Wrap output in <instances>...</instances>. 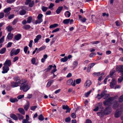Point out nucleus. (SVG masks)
Masks as SVG:
<instances>
[{"label":"nucleus","instance_id":"338daca9","mask_svg":"<svg viewBox=\"0 0 123 123\" xmlns=\"http://www.w3.org/2000/svg\"><path fill=\"white\" fill-rule=\"evenodd\" d=\"M86 123H92V122L91 120L89 119L86 120Z\"/></svg>","mask_w":123,"mask_h":123},{"label":"nucleus","instance_id":"9b49d317","mask_svg":"<svg viewBox=\"0 0 123 123\" xmlns=\"http://www.w3.org/2000/svg\"><path fill=\"white\" fill-rule=\"evenodd\" d=\"M73 21V19H64L63 21V23L65 24H67L69 23L70 24H71L72 23Z\"/></svg>","mask_w":123,"mask_h":123},{"label":"nucleus","instance_id":"bf43d9fd","mask_svg":"<svg viewBox=\"0 0 123 123\" xmlns=\"http://www.w3.org/2000/svg\"><path fill=\"white\" fill-rule=\"evenodd\" d=\"M100 43V41H94L92 42L91 43L92 44H97Z\"/></svg>","mask_w":123,"mask_h":123},{"label":"nucleus","instance_id":"c756f323","mask_svg":"<svg viewBox=\"0 0 123 123\" xmlns=\"http://www.w3.org/2000/svg\"><path fill=\"white\" fill-rule=\"evenodd\" d=\"M11 9L10 7H8L5 9L4 10V12L5 13H8Z\"/></svg>","mask_w":123,"mask_h":123},{"label":"nucleus","instance_id":"79ce46f5","mask_svg":"<svg viewBox=\"0 0 123 123\" xmlns=\"http://www.w3.org/2000/svg\"><path fill=\"white\" fill-rule=\"evenodd\" d=\"M31 63L32 64H35L36 65H37V64H35L36 62V59L35 58H33L31 60Z\"/></svg>","mask_w":123,"mask_h":123},{"label":"nucleus","instance_id":"0e129e2a","mask_svg":"<svg viewBox=\"0 0 123 123\" xmlns=\"http://www.w3.org/2000/svg\"><path fill=\"white\" fill-rule=\"evenodd\" d=\"M12 42H9L7 44V47L9 48L12 45Z\"/></svg>","mask_w":123,"mask_h":123},{"label":"nucleus","instance_id":"0eeeda50","mask_svg":"<svg viewBox=\"0 0 123 123\" xmlns=\"http://www.w3.org/2000/svg\"><path fill=\"white\" fill-rule=\"evenodd\" d=\"M31 0H26L25 3V5H27L29 4V6L30 7H32L34 4V1H31Z\"/></svg>","mask_w":123,"mask_h":123},{"label":"nucleus","instance_id":"9d476101","mask_svg":"<svg viewBox=\"0 0 123 123\" xmlns=\"http://www.w3.org/2000/svg\"><path fill=\"white\" fill-rule=\"evenodd\" d=\"M116 69L117 71H119L121 73V76H123V69L122 66H117L116 67Z\"/></svg>","mask_w":123,"mask_h":123},{"label":"nucleus","instance_id":"09e8293b","mask_svg":"<svg viewBox=\"0 0 123 123\" xmlns=\"http://www.w3.org/2000/svg\"><path fill=\"white\" fill-rule=\"evenodd\" d=\"M43 16V15L41 14H39L37 18L38 19H42V18Z\"/></svg>","mask_w":123,"mask_h":123},{"label":"nucleus","instance_id":"680f3d73","mask_svg":"<svg viewBox=\"0 0 123 123\" xmlns=\"http://www.w3.org/2000/svg\"><path fill=\"white\" fill-rule=\"evenodd\" d=\"M100 73L99 72L98 73H93V75L94 76H98L100 74Z\"/></svg>","mask_w":123,"mask_h":123},{"label":"nucleus","instance_id":"393cba45","mask_svg":"<svg viewBox=\"0 0 123 123\" xmlns=\"http://www.w3.org/2000/svg\"><path fill=\"white\" fill-rule=\"evenodd\" d=\"M65 16L67 17H69L71 15L70 13L68 11H66L64 14Z\"/></svg>","mask_w":123,"mask_h":123},{"label":"nucleus","instance_id":"58836bf2","mask_svg":"<svg viewBox=\"0 0 123 123\" xmlns=\"http://www.w3.org/2000/svg\"><path fill=\"white\" fill-rule=\"evenodd\" d=\"M81 80L80 78L78 79L75 80V82L77 84H80L81 82Z\"/></svg>","mask_w":123,"mask_h":123},{"label":"nucleus","instance_id":"39448f33","mask_svg":"<svg viewBox=\"0 0 123 123\" xmlns=\"http://www.w3.org/2000/svg\"><path fill=\"white\" fill-rule=\"evenodd\" d=\"M123 112V108H121L119 110H117L115 113V117L116 118H117L120 117Z\"/></svg>","mask_w":123,"mask_h":123},{"label":"nucleus","instance_id":"6e6552de","mask_svg":"<svg viewBox=\"0 0 123 123\" xmlns=\"http://www.w3.org/2000/svg\"><path fill=\"white\" fill-rule=\"evenodd\" d=\"M92 84V82L90 80H87L84 84V86L86 88L89 87Z\"/></svg>","mask_w":123,"mask_h":123},{"label":"nucleus","instance_id":"20e7f679","mask_svg":"<svg viewBox=\"0 0 123 123\" xmlns=\"http://www.w3.org/2000/svg\"><path fill=\"white\" fill-rule=\"evenodd\" d=\"M20 51V49H12L10 52V56H12L14 55H16L18 54Z\"/></svg>","mask_w":123,"mask_h":123},{"label":"nucleus","instance_id":"423d86ee","mask_svg":"<svg viewBox=\"0 0 123 123\" xmlns=\"http://www.w3.org/2000/svg\"><path fill=\"white\" fill-rule=\"evenodd\" d=\"M75 80H74V82L73 83V81L72 79H70L68 80L66 84L67 85H72L73 86H74L75 85Z\"/></svg>","mask_w":123,"mask_h":123},{"label":"nucleus","instance_id":"7c9ffc66","mask_svg":"<svg viewBox=\"0 0 123 123\" xmlns=\"http://www.w3.org/2000/svg\"><path fill=\"white\" fill-rule=\"evenodd\" d=\"M58 26V24H54L52 25L49 26V27L50 28H54L57 27Z\"/></svg>","mask_w":123,"mask_h":123},{"label":"nucleus","instance_id":"bb28decb","mask_svg":"<svg viewBox=\"0 0 123 123\" xmlns=\"http://www.w3.org/2000/svg\"><path fill=\"white\" fill-rule=\"evenodd\" d=\"M19 112L22 114L24 115L25 112L23 109L22 108H19L18 109Z\"/></svg>","mask_w":123,"mask_h":123},{"label":"nucleus","instance_id":"4c0bfd02","mask_svg":"<svg viewBox=\"0 0 123 123\" xmlns=\"http://www.w3.org/2000/svg\"><path fill=\"white\" fill-rule=\"evenodd\" d=\"M17 115L18 116V119L19 120L23 119L24 117L22 115L20 114H17Z\"/></svg>","mask_w":123,"mask_h":123},{"label":"nucleus","instance_id":"49530a36","mask_svg":"<svg viewBox=\"0 0 123 123\" xmlns=\"http://www.w3.org/2000/svg\"><path fill=\"white\" fill-rule=\"evenodd\" d=\"M123 79V76H121L118 79V81L119 82H120Z\"/></svg>","mask_w":123,"mask_h":123},{"label":"nucleus","instance_id":"1a4fd4ad","mask_svg":"<svg viewBox=\"0 0 123 123\" xmlns=\"http://www.w3.org/2000/svg\"><path fill=\"white\" fill-rule=\"evenodd\" d=\"M3 71L2 72V74H5L7 73L9 70V68L8 66L4 65L3 67Z\"/></svg>","mask_w":123,"mask_h":123},{"label":"nucleus","instance_id":"8fccbe9b","mask_svg":"<svg viewBox=\"0 0 123 123\" xmlns=\"http://www.w3.org/2000/svg\"><path fill=\"white\" fill-rule=\"evenodd\" d=\"M115 70H112L110 72V75L111 76L115 73Z\"/></svg>","mask_w":123,"mask_h":123},{"label":"nucleus","instance_id":"3c124183","mask_svg":"<svg viewBox=\"0 0 123 123\" xmlns=\"http://www.w3.org/2000/svg\"><path fill=\"white\" fill-rule=\"evenodd\" d=\"M46 48V46H43L42 47H41L39 48V51H41L44 49Z\"/></svg>","mask_w":123,"mask_h":123},{"label":"nucleus","instance_id":"6e6d98bb","mask_svg":"<svg viewBox=\"0 0 123 123\" xmlns=\"http://www.w3.org/2000/svg\"><path fill=\"white\" fill-rule=\"evenodd\" d=\"M69 108V107L68 105H63V106L62 108L63 109L66 110Z\"/></svg>","mask_w":123,"mask_h":123},{"label":"nucleus","instance_id":"2f4dec72","mask_svg":"<svg viewBox=\"0 0 123 123\" xmlns=\"http://www.w3.org/2000/svg\"><path fill=\"white\" fill-rule=\"evenodd\" d=\"M118 101L120 103H122L123 102V95L119 97L118 99Z\"/></svg>","mask_w":123,"mask_h":123},{"label":"nucleus","instance_id":"4d7b16f0","mask_svg":"<svg viewBox=\"0 0 123 123\" xmlns=\"http://www.w3.org/2000/svg\"><path fill=\"white\" fill-rule=\"evenodd\" d=\"M15 0H7V2L8 3H11L14 2Z\"/></svg>","mask_w":123,"mask_h":123},{"label":"nucleus","instance_id":"864d4df0","mask_svg":"<svg viewBox=\"0 0 123 123\" xmlns=\"http://www.w3.org/2000/svg\"><path fill=\"white\" fill-rule=\"evenodd\" d=\"M96 55V54L95 53H91L90 55V57H93Z\"/></svg>","mask_w":123,"mask_h":123},{"label":"nucleus","instance_id":"ddd939ff","mask_svg":"<svg viewBox=\"0 0 123 123\" xmlns=\"http://www.w3.org/2000/svg\"><path fill=\"white\" fill-rule=\"evenodd\" d=\"M111 111V108L110 107H107L104 110V114L106 115H107Z\"/></svg>","mask_w":123,"mask_h":123},{"label":"nucleus","instance_id":"a19ab883","mask_svg":"<svg viewBox=\"0 0 123 123\" xmlns=\"http://www.w3.org/2000/svg\"><path fill=\"white\" fill-rule=\"evenodd\" d=\"M6 48H4L2 49L0 51V53L1 54H3L6 51Z\"/></svg>","mask_w":123,"mask_h":123},{"label":"nucleus","instance_id":"72a5a7b5","mask_svg":"<svg viewBox=\"0 0 123 123\" xmlns=\"http://www.w3.org/2000/svg\"><path fill=\"white\" fill-rule=\"evenodd\" d=\"M92 90H90L89 92H86L85 94V96L86 97H87L92 92Z\"/></svg>","mask_w":123,"mask_h":123},{"label":"nucleus","instance_id":"e2e57ef3","mask_svg":"<svg viewBox=\"0 0 123 123\" xmlns=\"http://www.w3.org/2000/svg\"><path fill=\"white\" fill-rule=\"evenodd\" d=\"M52 66L51 65H49L47 68V71H49L51 69Z\"/></svg>","mask_w":123,"mask_h":123},{"label":"nucleus","instance_id":"de8ad7c7","mask_svg":"<svg viewBox=\"0 0 123 123\" xmlns=\"http://www.w3.org/2000/svg\"><path fill=\"white\" fill-rule=\"evenodd\" d=\"M118 102L116 101H115L114 102V105L113 106V108L114 109H116V108L115 107V106H117V104Z\"/></svg>","mask_w":123,"mask_h":123},{"label":"nucleus","instance_id":"37998d69","mask_svg":"<svg viewBox=\"0 0 123 123\" xmlns=\"http://www.w3.org/2000/svg\"><path fill=\"white\" fill-rule=\"evenodd\" d=\"M48 8L47 7L44 6H43L42 8V10L44 12H46Z\"/></svg>","mask_w":123,"mask_h":123},{"label":"nucleus","instance_id":"f03ea898","mask_svg":"<svg viewBox=\"0 0 123 123\" xmlns=\"http://www.w3.org/2000/svg\"><path fill=\"white\" fill-rule=\"evenodd\" d=\"M114 98L113 97L109 98L107 100H105L103 102L104 104L105 105H110L112 103V101L114 100Z\"/></svg>","mask_w":123,"mask_h":123},{"label":"nucleus","instance_id":"e433bc0d","mask_svg":"<svg viewBox=\"0 0 123 123\" xmlns=\"http://www.w3.org/2000/svg\"><path fill=\"white\" fill-rule=\"evenodd\" d=\"M32 18L31 17H29L27 18V22L28 23H30L31 22L32 20Z\"/></svg>","mask_w":123,"mask_h":123},{"label":"nucleus","instance_id":"a211bd4d","mask_svg":"<svg viewBox=\"0 0 123 123\" xmlns=\"http://www.w3.org/2000/svg\"><path fill=\"white\" fill-rule=\"evenodd\" d=\"M78 62L76 61H74L72 63V67L73 69L75 68L78 65Z\"/></svg>","mask_w":123,"mask_h":123},{"label":"nucleus","instance_id":"603ef678","mask_svg":"<svg viewBox=\"0 0 123 123\" xmlns=\"http://www.w3.org/2000/svg\"><path fill=\"white\" fill-rule=\"evenodd\" d=\"M37 107V106L36 105L32 106L31 107V110L32 111H34L36 109Z\"/></svg>","mask_w":123,"mask_h":123},{"label":"nucleus","instance_id":"473e14b6","mask_svg":"<svg viewBox=\"0 0 123 123\" xmlns=\"http://www.w3.org/2000/svg\"><path fill=\"white\" fill-rule=\"evenodd\" d=\"M6 28L7 31H11L13 30V28L10 25L8 26Z\"/></svg>","mask_w":123,"mask_h":123},{"label":"nucleus","instance_id":"c9c22d12","mask_svg":"<svg viewBox=\"0 0 123 123\" xmlns=\"http://www.w3.org/2000/svg\"><path fill=\"white\" fill-rule=\"evenodd\" d=\"M26 13L25 11L24 10H20L19 12V14L21 15H24Z\"/></svg>","mask_w":123,"mask_h":123},{"label":"nucleus","instance_id":"a878e982","mask_svg":"<svg viewBox=\"0 0 123 123\" xmlns=\"http://www.w3.org/2000/svg\"><path fill=\"white\" fill-rule=\"evenodd\" d=\"M10 101L12 103H14L18 101V100L16 98H10Z\"/></svg>","mask_w":123,"mask_h":123},{"label":"nucleus","instance_id":"c85d7f7f","mask_svg":"<svg viewBox=\"0 0 123 123\" xmlns=\"http://www.w3.org/2000/svg\"><path fill=\"white\" fill-rule=\"evenodd\" d=\"M54 80H51L49 81L47 84V87H49L54 82Z\"/></svg>","mask_w":123,"mask_h":123},{"label":"nucleus","instance_id":"f8f14e48","mask_svg":"<svg viewBox=\"0 0 123 123\" xmlns=\"http://www.w3.org/2000/svg\"><path fill=\"white\" fill-rule=\"evenodd\" d=\"M106 92L104 91L102 92L101 94V97H103L105 96V97L104 98L105 99H107V98L110 96V95L109 94H106Z\"/></svg>","mask_w":123,"mask_h":123},{"label":"nucleus","instance_id":"4be33fe9","mask_svg":"<svg viewBox=\"0 0 123 123\" xmlns=\"http://www.w3.org/2000/svg\"><path fill=\"white\" fill-rule=\"evenodd\" d=\"M11 86L12 87L14 88L17 87L18 86L15 82H12L11 83Z\"/></svg>","mask_w":123,"mask_h":123},{"label":"nucleus","instance_id":"cd10ccee","mask_svg":"<svg viewBox=\"0 0 123 123\" xmlns=\"http://www.w3.org/2000/svg\"><path fill=\"white\" fill-rule=\"evenodd\" d=\"M15 80H16L15 82L16 83L18 86H19L20 84L21 80L19 78H17L16 80L15 79Z\"/></svg>","mask_w":123,"mask_h":123},{"label":"nucleus","instance_id":"774afa93","mask_svg":"<svg viewBox=\"0 0 123 123\" xmlns=\"http://www.w3.org/2000/svg\"><path fill=\"white\" fill-rule=\"evenodd\" d=\"M28 121L29 120L27 119H23V120L22 122V123H27Z\"/></svg>","mask_w":123,"mask_h":123},{"label":"nucleus","instance_id":"7ed1b4c3","mask_svg":"<svg viewBox=\"0 0 123 123\" xmlns=\"http://www.w3.org/2000/svg\"><path fill=\"white\" fill-rule=\"evenodd\" d=\"M102 103H99L97 104L95 106V108L93 109L94 111H97L99 109H101V111H102L103 110V108L102 106Z\"/></svg>","mask_w":123,"mask_h":123},{"label":"nucleus","instance_id":"2eb2a0df","mask_svg":"<svg viewBox=\"0 0 123 123\" xmlns=\"http://www.w3.org/2000/svg\"><path fill=\"white\" fill-rule=\"evenodd\" d=\"M116 80L114 79H113L112 80V81L110 83V87L111 88H113L114 86L116 84Z\"/></svg>","mask_w":123,"mask_h":123},{"label":"nucleus","instance_id":"f257e3e1","mask_svg":"<svg viewBox=\"0 0 123 123\" xmlns=\"http://www.w3.org/2000/svg\"><path fill=\"white\" fill-rule=\"evenodd\" d=\"M30 87L26 83H22L20 86V89L21 90H23L24 92H26L30 88Z\"/></svg>","mask_w":123,"mask_h":123},{"label":"nucleus","instance_id":"ea45409f","mask_svg":"<svg viewBox=\"0 0 123 123\" xmlns=\"http://www.w3.org/2000/svg\"><path fill=\"white\" fill-rule=\"evenodd\" d=\"M38 119L40 120L41 121L43 120L44 119V117L42 114H41L39 116Z\"/></svg>","mask_w":123,"mask_h":123},{"label":"nucleus","instance_id":"b1692460","mask_svg":"<svg viewBox=\"0 0 123 123\" xmlns=\"http://www.w3.org/2000/svg\"><path fill=\"white\" fill-rule=\"evenodd\" d=\"M21 35L20 34H18L15 36V38L17 40H18L21 38Z\"/></svg>","mask_w":123,"mask_h":123},{"label":"nucleus","instance_id":"69168bd1","mask_svg":"<svg viewBox=\"0 0 123 123\" xmlns=\"http://www.w3.org/2000/svg\"><path fill=\"white\" fill-rule=\"evenodd\" d=\"M4 16V14L3 12L0 13V19L3 18Z\"/></svg>","mask_w":123,"mask_h":123},{"label":"nucleus","instance_id":"f704fd0d","mask_svg":"<svg viewBox=\"0 0 123 123\" xmlns=\"http://www.w3.org/2000/svg\"><path fill=\"white\" fill-rule=\"evenodd\" d=\"M43 21L42 19H38L36 21L35 23L36 24H39Z\"/></svg>","mask_w":123,"mask_h":123},{"label":"nucleus","instance_id":"5fc2aeb1","mask_svg":"<svg viewBox=\"0 0 123 123\" xmlns=\"http://www.w3.org/2000/svg\"><path fill=\"white\" fill-rule=\"evenodd\" d=\"M33 42V41L32 40L30 41L29 42V46L30 48L32 46Z\"/></svg>","mask_w":123,"mask_h":123},{"label":"nucleus","instance_id":"412c9836","mask_svg":"<svg viewBox=\"0 0 123 123\" xmlns=\"http://www.w3.org/2000/svg\"><path fill=\"white\" fill-rule=\"evenodd\" d=\"M13 35L10 33H9L7 36V38L8 39H11L13 37Z\"/></svg>","mask_w":123,"mask_h":123},{"label":"nucleus","instance_id":"a18cd8bd","mask_svg":"<svg viewBox=\"0 0 123 123\" xmlns=\"http://www.w3.org/2000/svg\"><path fill=\"white\" fill-rule=\"evenodd\" d=\"M28 48L27 46H25L24 48V50L25 53H26L27 52Z\"/></svg>","mask_w":123,"mask_h":123},{"label":"nucleus","instance_id":"f3484780","mask_svg":"<svg viewBox=\"0 0 123 123\" xmlns=\"http://www.w3.org/2000/svg\"><path fill=\"white\" fill-rule=\"evenodd\" d=\"M10 116L11 118L15 120H16L18 119V117L13 114H11L10 115Z\"/></svg>","mask_w":123,"mask_h":123},{"label":"nucleus","instance_id":"dca6fc26","mask_svg":"<svg viewBox=\"0 0 123 123\" xmlns=\"http://www.w3.org/2000/svg\"><path fill=\"white\" fill-rule=\"evenodd\" d=\"M63 8V7L62 6H59L56 10V12L57 14H59Z\"/></svg>","mask_w":123,"mask_h":123},{"label":"nucleus","instance_id":"052dcab7","mask_svg":"<svg viewBox=\"0 0 123 123\" xmlns=\"http://www.w3.org/2000/svg\"><path fill=\"white\" fill-rule=\"evenodd\" d=\"M18 59V56H16L14 57L13 59V62H15L17 61Z\"/></svg>","mask_w":123,"mask_h":123},{"label":"nucleus","instance_id":"6ab92c4d","mask_svg":"<svg viewBox=\"0 0 123 123\" xmlns=\"http://www.w3.org/2000/svg\"><path fill=\"white\" fill-rule=\"evenodd\" d=\"M29 103L28 101H27L26 104L24 106V108L25 111H27L28 110L29 108Z\"/></svg>","mask_w":123,"mask_h":123},{"label":"nucleus","instance_id":"c03bdc74","mask_svg":"<svg viewBox=\"0 0 123 123\" xmlns=\"http://www.w3.org/2000/svg\"><path fill=\"white\" fill-rule=\"evenodd\" d=\"M4 36H3L0 39V44L4 42Z\"/></svg>","mask_w":123,"mask_h":123},{"label":"nucleus","instance_id":"13d9d810","mask_svg":"<svg viewBox=\"0 0 123 123\" xmlns=\"http://www.w3.org/2000/svg\"><path fill=\"white\" fill-rule=\"evenodd\" d=\"M54 4L51 3L50 4L49 6V9H51L54 6Z\"/></svg>","mask_w":123,"mask_h":123},{"label":"nucleus","instance_id":"5701e85b","mask_svg":"<svg viewBox=\"0 0 123 123\" xmlns=\"http://www.w3.org/2000/svg\"><path fill=\"white\" fill-rule=\"evenodd\" d=\"M68 60V58L67 56H65L64 58L61 59L60 61L61 62H66Z\"/></svg>","mask_w":123,"mask_h":123},{"label":"nucleus","instance_id":"4468645a","mask_svg":"<svg viewBox=\"0 0 123 123\" xmlns=\"http://www.w3.org/2000/svg\"><path fill=\"white\" fill-rule=\"evenodd\" d=\"M11 61L10 60L7 59L3 65L5 66H7L8 67H10L11 65Z\"/></svg>","mask_w":123,"mask_h":123},{"label":"nucleus","instance_id":"aec40b11","mask_svg":"<svg viewBox=\"0 0 123 123\" xmlns=\"http://www.w3.org/2000/svg\"><path fill=\"white\" fill-rule=\"evenodd\" d=\"M79 19L83 22H85L86 20V18H82L81 15H79Z\"/></svg>","mask_w":123,"mask_h":123}]
</instances>
